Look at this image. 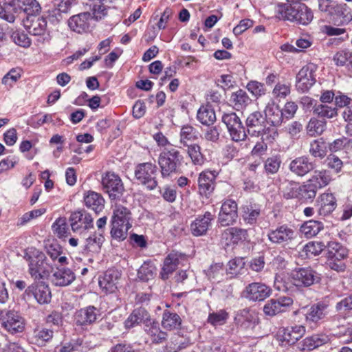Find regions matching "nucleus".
<instances>
[{"mask_svg": "<svg viewBox=\"0 0 352 352\" xmlns=\"http://www.w3.org/2000/svg\"><path fill=\"white\" fill-rule=\"evenodd\" d=\"M182 156L174 147L164 148L158 157V164L163 178H171L180 173Z\"/></svg>", "mask_w": 352, "mask_h": 352, "instance_id": "1", "label": "nucleus"}, {"mask_svg": "<svg viewBox=\"0 0 352 352\" xmlns=\"http://www.w3.org/2000/svg\"><path fill=\"white\" fill-rule=\"evenodd\" d=\"M278 18L295 21L298 24L307 25L313 19V13L305 4L296 3L289 6L278 7Z\"/></svg>", "mask_w": 352, "mask_h": 352, "instance_id": "2", "label": "nucleus"}, {"mask_svg": "<svg viewBox=\"0 0 352 352\" xmlns=\"http://www.w3.org/2000/svg\"><path fill=\"white\" fill-rule=\"evenodd\" d=\"M29 262V273L34 280H40L49 276L52 271L54 263H50L42 252L35 250L32 255H27Z\"/></svg>", "mask_w": 352, "mask_h": 352, "instance_id": "3", "label": "nucleus"}, {"mask_svg": "<svg viewBox=\"0 0 352 352\" xmlns=\"http://www.w3.org/2000/svg\"><path fill=\"white\" fill-rule=\"evenodd\" d=\"M157 173V166L151 162L138 164L134 171L135 179L138 184L145 186L148 190H153L157 188L158 185Z\"/></svg>", "mask_w": 352, "mask_h": 352, "instance_id": "4", "label": "nucleus"}, {"mask_svg": "<svg viewBox=\"0 0 352 352\" xmlns=\"http://www.w3.org/2000/svg\"><path fill=\"white\" fill-rule=\"evenodd\" d=\"M0 323L2 327L12 334L22 332L25 328L24 319L13 309L0 310Z\"/></svg>", "mask_w": 352, "mask_h": 352, "instance_id": "5", "label": "nucleus"}, {"mask_svg": "<svg viewBox=\"0 0 352 352\" xmlns=\"http://www.w3.org/2000/svg\"><path fill=\"white\" fill-rule=\"evenodd\" d=\"M102 186L112 200L120 198L124 190L122 179L113 172H107L102 175Z\"/></svg>", "mask_w": 352, "mask_h": 352, "instance_id": "6", "label": "nucleus"}, {"mask_svg": "<svg viewBox=\"0 0 352 352\" xmlns=\"http://www.w3.org/2000/svg\"><path fill=\"white\" fill-rule=\"evenodd\" d=\"M222 122L226 124L233 141L239 142L245 139L247 135L245 127L235 113H224Z\"/></svg>", "mask_w": 352, "mask_h": 352, "instance_id": "7", "label": "nucleus"}, {"mask_svg": "<svg viewBox=\"0 0 352 352\" xmlns=\"http://www.w3.org/2000/svg\"><path fill=\"white\" fill-rule=\"evenodd\" d=\"M316 65L309 63L301 68L296 75V86L302 92L308 91L316 82Z\"/></svg>", "mask_w": 352, "mask_h": 352, "instance_id": "8", "label": "nucleus"}, {"mask_svg": "<svg viewBox=\"0 0 352 352\" xmlns=\"http://www.w3.org/2000/svg\"><path fill=\"white\" fill-rule=\"evenodd\" d=\"M237 204L231 199L226 200L221 206L218 216V222L221 226L233 225L238 218Z\"/></svg>", "mask_w": 352, "mask_h": 352, "instance_id": "9", "label": "nucleus"}, {"mask_svg": "<svg viewBox=\"0 0 352 352\" xmlns=\"http://www.w3.org/2000/svg\"><path fill=\"white\" fill-rule=\"evenodd\" d=\"M292 278L296 287H309L320 280L319 274L310 267L300 268L292 272Z\"/></svg>", "mask_w": 352, "mask_h": 352, "instance_id": "10", "label": "nucleus"}, {"mask_svg": "<svg viewBox=\"0 0 352 352\" xmlns=\"http://www.w3.org/2000/svg\"><path fill=\"white\" fill-rule=\"evenodd\" d=\"M305 333L302 325H295L282 328L276 335L277 340L283 345H292L301 338Z\"/></svg>", "mask_w": 352, "mask_h": 352, "instance_id": "11", "label": "nucleus"}, {"mask_svg": "<svg viewBox=\"0 0 352 352\" xmlns=\"http://www.w3.org/2000/svg\"><path fill=\"white\" fill-rule=\"evenodd\" d=\"M120 278L121 272L119 270L113 268L109 269L103 276L99 277V286L106 294L113 293L118 289Z\"/></svg>", "mask_w": 352, "mask_h": 352, "instance_id": "12", "label": "nucleus"}, {"mask_svg": "<svg viewBox=\"0 0 352 352\" xmlns=\"http://www.w3.org/2000/svg\"><path fill=\"white\" fill-rule=\"evenodd\" d=\"M69 221L74 232L81 233L82 231L94 227L93 218L85 210H79L72 213Z\"/></svg>", "mask_w": 352, "mask_h": 352, "instance_id": "13", "label": "nucleus"}, {"mask_svg": "<svg viewBox=\"0 0 352 352\" xmlns=\"http://www.w3.org/2000/svg\"><path fill=\"white\" fill-rule=\"evenodd\" d=\"M25 293L28 296H33L39 304L50 302L52 297L48 285L39 280L28 287Z\"/></svg>", "mask_w": 352, "mask_h": 352, "instance_id": "14", "label": "nucleus"}, {"mask_svg": "<svg viewBox=\"0 0 352 352\" xmlns=\"http://www.w3.org/2000/svg\"><path fill=\"white\" fill-rule=\"evenodd\" d=\"M272 289L265 284L252 283L249 284L244 292L245 297L252 301H261L270 296Z\"/></svg>", "mask_w": 352, "mask_h": 352, "instance_id": "15", "label": "nucleus"}, {"mask_svg": "<svg viewBox=\"0 0 352 352\" xmlns=\"http://www.w3.org/2000/svg\"><path fill=\"white\" fill-rule=\"evenodd\" d=\"M98 316L99 309L94 306H88L76 312L74 320L78 326H87L94 323Z\"/></svg>", "mask_w": 352, "mask_h": 352, "instance_id": "16", "label": "nucleus"}, {"mask_svg": "<svg viewBox=\"0 0 352 352\" xmlns=\"http://www.w3.org/2000/svg\"><path fill=\"white\" fill-rule=\"evenodd\" d=\"M265 118L261 112L256 111L251 113L245 122L248 133L252 136H260L265 127Z\"/></svg>", "mask_w": 352, "mask_h": 352, "instance_id": "17", "label": "nucleus"}, {"mask_svg": "<svg viewBox=\"0 0 352 352\" xmlns=\"http://www.w3.org/2000/svg\"><path fill=\"white\" fill-rule=\"evenodd\" d=\"M216 175L211 171H203L198 177V190L201 196L208 198L215 188Z\"/></svg>", "mask_w": 352, "mask_h": 352, "instance_id": "18", "label": "nucleus"}, {"mask_svg": "<svg viewBox=\"0 0 352 352\" xmlns=\"http://www.w3.org/2000/svg\"><path fill=\"white\" fill-rule=\"evenodd\" d=\"M214 215L210 212H206L204 215H199L190 224L192 235L199 236L205 235L211 226Z\"/></svg>", "mask_w": 352, "mask_h": 352, "instance_id": "19", "label": "nucleus"}, {"mask_svg": "<svg viewBox=\"0 0 352 352\" xmlns=\"http://www.w3.org/2000/svg\"><path fill=\"white\" fill-rule=\"evenodd\" d=\"M20 13L21 0H3V6H0V18L9 23H14Z\"/></svg>", "mask_w": 352, "mask_h": 352, "instance_id": "20", "label": "nucleus"}, {"mask_svg": "<svg viewBox=\"0 0 352 352\" xmlns=\"http://www.w3.org/2000/svg\"><path fill=\"white\" fill-rule=\"evenodd\" d=\"M315 164L307 156L296 157L289 164V170L294 175L302 177L314 170Z\"/></svg>", "mask_w": 352, "mask_h": 352, "instance_id": "21", "label": "nucleus"}, {"mask_svg": "<svg viewBox=\"0 0 352 352\" xmlns=\"http://www.w3.org/2000/svg\"><path fill=\"white\" fill-rule=\"evenodd\" d=\"M235 320L241 327L246 329H253L259 323L258 313L252 309H243L239 311Z\"/></svg>", "mask_w": 352, "mask_h": 352, "instance_id": "22", "label": "nucleus"}, {"mask_svg": "<svg viewBox=\"0 0 352 352\" xmlns=\"http://www.w3.org/2000/svg\"><path fill=\"white\" fill-rule=\"evenodd\" d=\"M91 18L89 12H82L72 16L68 20V25L74 32L78 33L85 32L89 28V21Z\"/></svg>", "mask_w": 352, "mask_h": 352, "instance_id": "23", "label": "nucleus"}, {"mask_svg": "<svg viewBox=\"0 0 352 352\" xmlns=\"http://www.w3.org/2000/svg\"><path fill=\"white\" fill-rule=\"evenodd\" d=\"M294 232L288 226L283 225L268 233L269 240L274 243L289 242L294 239Z\"/></svg>", "mask_w": 352, "mask_h": 352, "instance_id": "24", "label": "nucleus"}, {"mask_svg": "<svg viewBox=\"0 0 352 352\" xmlns=\"http://www.w3.org/2000/svg\"><path fill=\"white\" fill-rule=\"evenodd\" d=\"M76 278L74 272L69 268H57V270L52 274V283L59 287H65L70 285Z\"/></svg>", "mask_w": 352, "mask_h": 352, "instance_id": "25", "label": "nucleus"}, {"mask_svg": "<svg viewBox=\"0 0 352 352\" xmlns=\"http://www.w3.org/2000/svg\"><path fill=\"white\" fill-rule=\"evenodd\" d=\"M183 257L184 256L182 254L176 252H171L168 254L164 259L163 267L160 273L161 278L163 280L167 279L169 275L176 270L179 263V259Z\"/></svg>", "mask_w": 352, "mask_h": 352, "instance_id": "26", "label": "nucleus"}, {"mask_svg": "<svg viewBox=\"0 0 352 352\" xmlns=\"http://www.w3.org/2000/svg\"><path fill=\"white\" fill-rule=\"evenodd\" d=\"M149 317V314L145 309L142 307L135 309L125 320L124 326L130 329L140 323L149 324L151 322Z\"/></svg>", "mask_w": 352, "mask_h": 352, "instance_id": "27", "label": "nucleus"}, {"mask_svg": "<svg viewBox=\"0 0 352 352\" xmlns=\"http://www.w3.org/2000/svg\"><path fill=\"white\" fill-rule=\"evenodd\" d=\"M274 288L283 292H292L295 289L294 281L292 278V274L286 273L276 274L274 281Z\"/></svg>", "mask_w": 352, "mask_h": 352, "instance_id": "28", "label": "nucleus"}, {"mask_svg": "<svg viewBox=\"0 0 352 352\" xmlns=\"http://www.w3.org/2000/svg\"><path fill=\"white\" fill-rule=\"evenodd\" d=\"M280 111L278 105L274 102L268 103L264 111L265 121L274 126L280 125L283 121V113Z\"/></svg>", "mask_w": 352, "mask_h": 352, "instance_id": "29", "label": "nucleus"}, {"mask_svg": "<svg viewBox=\"0 0 352 352\" xmlns=\"http://www.w3.org/2000/svg\"><path fill=\"white\" fill-rule=\"evenodd\" d=\"M85 206L96 213L101 212L104 207V199L102 196L94 191H88L84 196Z\"/></svg>", "mask_w": 352, "mask_h": 352, "instance_id": "30", "label": "nucleus"}, {"mask_svg": "<svg viewBox=\"0 0 352 352\" xmlns=\"http://www.w3.org/2000/svg\"><path fill=\"white\" fill-rule=\"evenodd\" d=\"M329 338L324 334H314L303 340L298 344V349L302 351H311L328 342Z\"/></svg>", "mask_w": 352, "mask_h": 352, "instance_id": "31", "label": "nucleus"}, {"mask_svg": "<svg viewBox=\"0 0 352 352\" xmlns=\"http://www.w3.org/2000/svg\"><path fill=\"white\" fill-rule=\"evenodd\" d=\"M45 250L47 254L52 260L51 263L55 264V262L57 261L60 265L67 263V258L65 256H61L63 248L56 241L47 243Z\"/></svg>", "mask_w": 352, "mask_h": 352, "instance_id": "32", "label": "nucleus"}, {"mask_svg": "<svg viewBox=\"0 0 352 352\" xmlns=\"http://www.w3.org/2000/svg\"><path fill=\"white\" fill-rule=\"evenodd\" d=\"M145 331L153 343L160 344L167 338V333L162 331L158 323L154 321L149 324H146Z\"/></svg>", "mask_w": 352, "mask_h": 352, "instance_id": "33", "label": "nucleus"}, {"mask_svg": "<svg viewBox=\"0 0 352 352\" xmlns=\"http://www.w3.org/2000/svg\"><path fill=\"white\" fill-rule=\"evenodd\" d=\"M324 228L321 221L309 220L305 221L300 228V232L306 238L309 239L316 236Z\"/></svg>", "mask_w": 352, "mask_h": 352, "instance_id": "34", "label": "nucleus"}, {"mask_svg": "<svg viewBox=\"0 0 352 352\" xmlns=\"http://www.w3.org/2000/svg\"><path fill=\"white\" fill-rule=\"evenodd\" d=\"M104 241L102 232H95L87 237L84 242V250L87 252H98Z\"/></svg>", "mask_w": 352, "mask_h": 352, "instance_id": "35", "label": "nucleus"}, {"mask_svg": "<svg viewBox=\"0 0 352 352\" xmlns=\"http://www.w3.org/2000/svg\"><path fill=\"white\" fill-rule=\"evenodd\" d=\"M329 258L344 261L348 256L347 248L336 241H331L327 245Z\"/></svg>", "mask_w": 352, "mask_h": 352, "instance_id": "36", "label": "nucleus"}, {"mask_svg": "<svg viewBox=\"0 0 352 352\" xmlns=\"http://www.w3.org/2000/svg\"><path fill=\"white\" fill-rule=\"evenodd\" d=\"M131 213L130 210L122 205H116L113 210V214L111 223H118L120 224L131 225Z\"/></svg>", "mask_w": 352, "mask_h": 352, "instance_id": "37", "label": "nucleus"}, {"mask_svg": "<svg viewBox=\"0 0 352 352\" xmlns=\"http://www.w3.org/2000/svg\"><path fill=\"white\" fill-rule=\"evenodd\" d=\"M328 148L331 152L335 153L344 150L346 153H352V138L342 136L329 144Z\"/></svg>", "mask_w": 352, "mask_h": 352, "instance_id": "38", "label": "nucleus"}, {"mask_svg": "<svg viewBox=\"0 0 352 352\" xmlns=\"http://www.w3.org/2000/svg\"><path fill=\"white\" fill-rule=\"evenodd\" d=\"M327 306L323 303L311 305L307 311L305 316L308 322H317L326 316Z\"/></svg>", "mask_w": 352, "mask_h": 352, "instance_id": "39", "label": "nucleus"}, {"mask_svg": "<svg viewBox=\"0 0 352 352\" xmlns=\"http://www.w3.org/2000/svg\"><path fill=\"white\" fill-rule=\"evenodd\" d=\"M230 101L235 109L239 111L245 108L251 101L248 94L243 89H239L231 94Z\"/></svg>", "mask_w": 352, "mask_h": 352, "instance_id": "40", "label": "nucleus"}, {"mask_svg": "<svg viewBox=\"0 0 352 352\" xmlns=\"http://www.w3.org/2000/svg\"><path fill=\"white\" fill-rule=\"evenodd\" d=\"M336 199L331 193H324L321 195V204L319 208L320 215L326 216L336 208Z\"/></svg>", "mask_w": 352, "mask_h": 352, "instance_id": "41", "label": "nucleus"}, {"mask_svg": "<svg viewBox=\"0 0 352 352\" xmlns=\"http://www.w3.org/2000/svg\"><path fill=\"white\" fill-rule=\"evenodd\" d=\"M197 118L204 125L210 126L216 121L214 110L209 105L201 106L198 111Z\"/></svg>", "mask_w": 352, "mask_h": 352, "instance_id": "42", "label": "nucleus"}, {"mask_svg": "<svg viewBox=\"0 0 352 352\" xmlns=\"http://www.w3.org/2000/svg\"><path fill=\"white\" fill-rule=\"evenodd\" d=\"M179 138V143L183 146H186L197 140L198 133L193 126L186 124L181 128Z\"/></svg>", "mask_w": 352, "mask_h": 352, "instance_id": "43", "label": "nucleus"}, {"mask_svg": "<svg viewBox=\"0 0 352 352\" xmlns=\"http://www.w3.org/2000/svg\"><path fill=\"white\" fill-rule=\"evenodd\" d=\"M333 12L336 15L335 19L338 25L347 24L352 20V14L346 4H337L333 7Z\"/></svg>", "mask_w": 352, "mask_h": 352, "instance_id": "44", "label": "nucleus"}, {"mask_svg": "<svg viewBox=\"0 0 352 352\" xmlns=\"http://www.w3.org/2000/svg\"><path fill=\"white\" fill-rule=\"evenodd\" d=\"M248 232L245 229L238 228H229L222 233V239H230L233 243H237L239 241L246 239Z\"/></svg>", "mask_w": 352, "mask_h": 352, "instance_id": "45", "label": "nucleus"}, {"mask_svg": "<svg viewBox=\"0 0 352 352\" xmlns=\"http://www.w3.org/2000/svg\"><path fill=\"white\" fill-rule=\"evenodd\" d=\"M30 34L34 36L43 35L47 28V21L42 16H34L30 25H25Z\"/></svg>", "mask_w": 352, "mask_h": 352, "instance_id": "46", "label": "nucleus"}, {"mask_svg": "<svg viewBox=\"0 0 352 352\" xmlns=\"http://www.w3.org/2000/svg\"><path fill=\"white\" fill-rule=\"evenodd\" d=\"M182 320L180 316L176 313H172L165 311L163 314L162 324L164 328L167 329H175L180 327Z\"/></svg>", "mask_w": 352, "mask_h": 352, "instance_id": "47", "label": "nucleus"}, {"mask_svg": "<svg viewBox=\"0 0 352 352\" xmlns=\"http://www.w3.org/2000/svg\"><path fill=\"white\" fill-rule=\"evenodd\" d=\"M314 114L322 118H333L338 116V109L325 104H318L314 107Z\"/></svg>", "mask_w": 352, "mask_h": 352, "instance_id": "48", "label": "nucleus"}, {"mask_svg": "<svg viewBox=\"0 0 352 352\" xmlns=\"http://www.w3.org/2000/svg\"><path fill=\"white\" fill-rule=\"evenodd\" d=\"M331 178L327 170H315L309 179L318 189H320L329 184Z\"/></svg>", "mask_w": 352, "mask_h": 352, "instance_id": "49", "label": "nucleus"}, {"mask_svg": "<svg viewBox=\"0 0 352 352\" xmlns=\"http://www.w3.org/2000/svg\"><path fill=\"white\" fill-rule=\"evenodd\" d=\"M318 188L309 180L307 183L299 186L298 197L304 200H313L317 193Z\"/></svg>", "mask_w": 352, "mask_h": 352, "instance_id": "50", "label": "nucleus"}, {"mask_svg": "<svg viewBox=\"0 0 352 352\" xmlns=\"http://www.w3.org/2000/svg\"><path fill=\"white\" fill-rule=\"evenodd\" d=\"M132 225L120 224L118 223H111V237L119 241H124L128 234L129 230Z\"/></svg>", "mask_w": 352, "mask_h": 352, "instance_id": "51", "label": "nucleus"}, {"mask_svg": "<svg viewBox=\"0 0 352 352\" xmlns=\"http://www.w3.org/2000/svg\"><path fill=\"white\" fill-rule=\"evenodd\" d=\"M189 344V340L179 335H175L166 345L168 352H177Z\"/></svg>", "mask_w": 352, "mask_h": 352, "instance_id": "52", "label": "nucleus"}, {"mask_svg": "<svg viewBox=\"0 0 352 352\" xmlns=\"http://www.w3.org/2000/svg\"><path fill=\"white\" fill-rule=\"evenodd\" d=\"M326 129V122L317 118H311L307 125V132L310 136L321 135Z\"/></svg>", "mask_w": 352, "mask_h": 352, "instance_id": "53", "label": "nucleus"}, {"mask_svg": "<svg viewBox=\"0 0 352 352\" xmlns=\"http://www.w3.org/2000/svg\"><path fill=\"white\" fill-rule=\"evenodd\" d=\"M187 147V153L193 164L202 165L204 163L205 158L201 152V147L197 144H190Z\"/></svg>", "mask_w": 352, "mask_h": 352, "instance_id": "54", "label": "nucleus"}, {"mask_svg": "<svg viewBox=\"0 0 352 352\" xmlns=\"http://www.w3.org/2000/svg\"><path fill=\"white\" fill-rule=\"evenodd\" d=\"M53 331L47 329H36L32 336V342L38 346L44 345L53 337Z\"/></svg>", "mask_w": 352, "mask_h": 352, "instance_id": "55", "label": "nucleus"}, {"mask_svg": "<svg viewBox=\"0 0 352 352\" xmlns=\"http://www.w3.org/2000/svg\"><path fill=\"white\" fill-rule=\"evenodd\" d=\"M282 160L280 156L276 155L270 157L264 162V170L267 175H274L280 169Z\"/></svg>", "mask_w": 352, "mask_h": 352, "instance_id": "56", "label": "nucleus"}, {"mask_svg": "<svg viewBox=\"0 0 352 352\" xmlns=\"http://www.w3.org/2000/svg\"><path fill=\"white\" fill-rule=\"evenodd\" d=\"M333 60L338 66L352 68V52L346 49L340 50L334 55Z\"/></svg>", "mask_w": 352, "mask_h": 352, "instance_id": "57", "label": "nucleus"}, {"mask_svg": "<svg viewBox=\"0 0 352 352\" xmlns=\"http://www.w3.org/2000/svg\"><path fill=\"white\" fill-rule=\"evenodd\" d=\"M21 12L28 16L39 13L41 7L36 0H21Z\"/></svg>", "mask_w": 352, "mask_h": 352, "instance_id": "58", "label": "nucleus"}, {"mask_svg": "<svg viewBox=\"0 0 352 352\" xmlns=\"http://www.w3.org/2000/svg\"><path fill=\"white\" fill-rule=\"evenodd\" d=\"M309 153L314 157L323 159L327 154L324 140L320 138L311 142L309 147Z\"/></svg>", "mask_w": 352, "mask_h": 352, "instance_id": "59", "label": "nucleus"}, {"mask_svg": "<svg viewBox=\"0 0 352 352\" xmlns=\"http://www.w3.org/2000/svg\"><path fill=\"white\" fill-rule=\"evenodd\" d=\"M76 3V0H54L55 10L57 11V19L60 20L59 18H62V13H67L72 6ZM55 15L56 14L55 13Z\"/></svg>", "mask_w": 352, "mask_h": 352, "instance_id": "60", "label": "nucleus"}, {"mask_svg": "<svg viewBox=\"0 0 352 352\" xmlns=\"http://www.w3.org/2000/svg\"><path fill=\"white\" fill-rule=\"evenodd\" d=\"M326 245L322 242L310 241L303 248L307 256L319 255L325 248Z\"/></svg>", "mask_w": 352, "mask_h": 352, "instance_id": "61", "label": "nucleus"}, {"mask_svg": "<svg viewBox=\"0 0 352 352\" xmlns=\"http://www.w3.org/2000/svg\"><path fill=\"white\" fill-rule=\"evenodd\" d=\"M11 38L15 44L23 47H28L31 44L30 39L28 35L23 31L18 30H12Z\"/></svg>", "mask_w": 352, "mask_h": 352, "instance_id": "62", "label": "nucleus"}, {"mask_svg": "<svg viewBox=\"0 0 352 352\" xmlns=\"http://www.w3.org/2000/svg\"><path fill=\"white\" fill-rule=\"evenodd\" d=\"M291 85L289 83L278 82L275 85L272 95L274 98L283 99L290 94Z\"/></svg>", "mask_w": 352, "mask_h": 352, "instance_id": "63", "label": "nucleus"}, {"mask_svg": "<svg viewBox=\"0 0 352 352\" xmlns=\"http://www.w3.org/2000/svg\"><path fill=\"white\" fill-rule=\"evenodd\" d=\"M107 0H97L91 6L92 7L93 15L97 19H101L107 14Z\"/></svg>", "mask_w": 352, "mask_h": 352, "instance_id": "64", "label": "nucleus"}]
</instances>
